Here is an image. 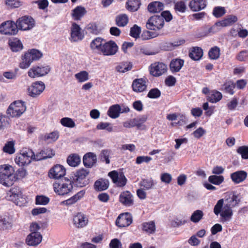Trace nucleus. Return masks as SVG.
I'll use <instances>...</instances> for the list:
<instances>
[{
	"instance_id": "nucleus-1",
	"label": "nucleus",
	"mask_w": 248,
	"mask_h": 248,
	"mask_svg": "<svg viewBox=\"0 0 248 248\" xmlns=\"http://www.w3.org/2000/svg\"><path fill=\"white\" fill-rule=\"evenodd\" d=\"M239 202L238 195L235 192H227L224 198L217 202L214 208V213L217 216L220 214L222 222L229 221L233 215L232 208Z\"/></svg>"
},
{
	"instance_id": "nucleus-2",
	"label": "nucleus",
	"mask_w": 248,
	"mask_h": 248,
	"mask_svg": "<svg viewBox=\"0 0 248 248\" xmlns=\"http://www.w3.org/2000/svg\"><path fill=\"white\" fill-rule=\"evenodd\" d=\"M73 183L69 179L64 178L58 182L53 184V186L55 192L61 196L69 195L72 193Z\"/></svg>"
},
{
	"instance_id": "nucleus-3",
	"label": "nucleus",
	"mask_w": 248,
	"mask_h": 248,
	"mask_svg": "<svg viewBox=\"0 0 248 248\" xmlns=\"http://www.w3.org/2000/svg\"><path fill=\"white\" fill-rule=\"evenodd\" d=\"M34 153L29 148H23L15 158V163L19 166L23 167L28 165L31 161L34 160Z\"/></svg>"
},
{
	"instance_id": "nucleus-4",
	"label": "nucleus",
	"mask_w": 248,
	"mask_h": 248,
	"mask_svg": "<svg viewBox=\"0 0 248 248\" xmlns=\"http://www.w3.org/2000/svg\"><path fill=\"white\" fill-rule=\"evenodd\" d=\"M8 195L9 200L13 201L17 205L24 206L27 203L26 197L23 194L21 188L18 186H14L12 187Z\"/></svg>"
},
{
	"instance_id": "nucleus-5",
	"label": "nucleus",
	"mask_w": 248,
	"mask_h": 248,
	"mask_svg": "<svg viewBox=\"0 0 248 248\" xmlns=\"http://www.w3.org/2000/svg\"><path fill=\"white\" fill-rule=\"evenodd\" d=\"M89 173L88 170L83 168L79 169L74 174L71 181L73 184L77 187H84L89 183V180L86 178Z\"/></svg>"
},
{
	"instance_id": "nucleus-6",
	"label": "nucleus",
	"mask_w": 248,
	"mask_h": 248,
	"mask_svg": "<svg viewBox=\"0 0 248 248\" xmlns=\"http://www.w3.org/2000/svg\"><path fill=\"white\" fill-rule=\"evenodd\" d=\"M25 103L22 101H16L11 103L7 109V114L11 117H18L26 110Z\"/></svg>"
},
{
	"instance_id": "nucleus-7",
	"label": "nucleus",
	"mask_w": 248,
	"mask_h": 248,
	"mask_svg": "<svg viewBox=\"0 0 248 248\" xmlns=\"http://www.w3.org/2000/svg\"><path fill=\"white\" fill-rule=\"evenodd\" d=\"M17 32V27L14 21L8 20L0 25V33L2 34L15 35Z\"/></svg>"
},
{
	"instance_id": "nucleus-8",
	"label": "nucleus",
	"mask_w": 248,
	"mask_h": 248,
	"mask_svg": "<svg viewBox=\"0 0 248 248\" xmlns=\"http://www.w3.org/2000/svg\"><path fill=\"white\" fill-rule=\"evenodd\" d=\"M16 24L18 30H29L34 27V20L30 16H24L17 20Z\"/></svg>"
},
{
	"instance_id": "nucleus-9",
	"label": "nucleus",
	"mask_w": 248,
	"mask_h": 248,
	"mask_svg": "<svg viewBox=\"0 0 248 248\" xmlns=\"http://www.w3.org/2000/svg\"><path fill=\"white\" fill-rule=\"evenodd\" d=\"M164 24L163 17L160 16H154L151 17L146 23V28L151 30H159Z\"/></svg>"
},
{
	"instance_id": "nucleus-10",
	"label": "nucleus",
	"mask_w": 248,
	"mask_h": 248,
	"mask_svg": "<svg viewBox=\"0 0 248 248\" xmlns=\"http://www.w3.org/2000/svg\"><path fill=\"white\" fill-rule=\"evenodd\" d=\"M66 174V169L62 165L56 164L49 170L48 176L50 179H60Z\"/></svg>"
},
{
	"instance_id": "nucleus-11",
	"label": "nucleus",
	"mask_w": 248,
	"mask_h": 248,
	"mask_svg": "<svg viewBox=\"0 0 248 248\" xmlns=\"http://www.w3.org/2000/svg\"><path fill=\"white\" fill-rule=\"evenodd\" d=\"M108 175L118 187H124L126 185L127 180L123 173L119 174L117 171L113 170L109 172Z\"/></svg>"
},
{
	"instance_id": "nucleus-12",
	"label": "nucleus",
	"mask_w": 248,
	"mask_h": 248,
	"mask_svg": "<svg viewBox=\"0 0 248 248\" xmlns=\"http://www.w3.org/2000/svg\"><path fill=\"white\" fill-rule=\"evenodd\" d=\"M132 221L131 214L127 212L120 214L116 218L115 224L118 227L123 228L129 226Z\"/></svg>"
},
{
	"instance_id": "nucleus-13",
	"label": "nucleus",
	"mask_w": 248,
	"mask_h": 248,
	"mask_svg": "<svg viewBox=\"0 0 248 248\" xmlns=\"http://www.w3.org/2000/svg\"><path fill=\"white\" fill-rule=\"evenodd\" d=\"M118 49V47L115 42L113 41H109L104 43L101 52L105 56H111L116 53Z\"/></svg>"
},
{
	"instance_id": "nucleus-14",
	"label": "nucleus",
	"mask_w": 248,
	"mask_h": 248,
	"mask_svg": "<svg viewBox=\"0 0 248 248\" xmlns=\"http://www.w3.org/2000/svg\"><path fill=\"white\" fill-rule=\"evenodd\" d=\"M50 71L48 66H34L32 67L28 71V75L31 78L35 77H41L47 74Z\"/></svg>"
},
{
	"instance_id": "nucleus-15",
	"label": "nucleus",
	"mask_w": 248,
	"mask_h": 248,
	"mask_svg": "<svg viewBox=\"0 0 248 248\" xmlns=\"http://www.w3.org/2000/svg\"><path fill=\"white\" fill-rule=\"evenodd\" d=\"M73 224L75 227L78 229L83 228L88 223V218L81 213H78L73 217Z\"/></svg>"
},
{
	"instance_id": "nucleus-16",
	"label": "nucleus",
	"mask_w": 248,
	"mask_h": 248,
	"mask_svg": "<svg viewBox=\"0 0 248 248\" xmlns=\"http://www.w3.org/2000/svg\"><path fill=\"white\" fill-rule=\"evenodd\" d=\"M167 66L162 62H155L151 65L150 73L155 77H158L167 72Z\"/></svg>"
},
{
	"instance_id": "nucleus-17",
	"label": "nucleus",
	"mask_w": 248,
	"mask_h": 248,
	"mask_svg": "<svg viewBox=\"0 0 248 248\" xmlns=\"http://www.w3.org/2000/svg\"><path fill=\"white\" fill-rule=\"evenodd\" d=\"M119 202L125 206H131L134 204L133 196L129 191L122 192L119 195Z\"/></svg>"
},
{
	"instance_id": "nucleus-18",
	"label": "nucleus",
	"mask_w": 248,
	"mask_h": 248,
	"mask_svg": "<svg viewBox=\"0 0 248 248\" xmlns=\"http://www.w3.org/2000/svg\"><path fill=\"white\" fill-rule=\"evenodd\" d=\"M42 236L40 232L30 233L26 239V243L29 246H36L42 241Z\"/></svg>"
},
{
	"instance_id": "nucleus-19",
	"label": "nucleus",
	"mask_w": 248,
	"mask_h": 248,
	"mask_svg": "<svg viewBox=\"0 0 248 248\" xmlns=\"http://www.w3.org/2000/svg\"><path fill=\"white\" fill-rule=\"evenodd\" d=\"M55 155L54 151L50 148H46L41 150L40 152L34 154V159L39 161L46 159L47 158H51Z\"/></svg>"
},
{
	"instance_id": "nucleus-20",
	"label": "nucleus",
	"mask_w": 248,
	"mask_h": 248,
	"mask_svg": "<svg viewBox=\"0 0 248 248\" xmlns=\"http://www.w3.org/2000/svg\"><path fill=\"white\" fill-rule=\"evenodd\" d=\"M238 18L236 16L233 15H230L224 20L216 22L214 26L210 29V31H211V30L216 27H219L231 26L234 23L236 22Z\"/></svg>"
},
{
	"instance_id": "nucleus-21",
	"label": "nucleus",
	"mask_w": 248,
	"mask_h": 248,
	"mask_svg": "<svg viewBox=\"0 0 248 248\" xmlns=\"http://www.w3.org/2000/svg\"><path fill=\"white\" fill-rule=\"evenodd\" d=\"M96 155L92 152L86 154L83 157V163L86 168H92L96 163Z\"/></svg>"
},
{
	"instance_id": "nucleus-22",
	"label": "nucleus",
	"mask_w": 248,
	"mask_h": 248,
	"mask_svg": "<svg viewBox=\"0 0 248 248\" xmlns=\"http://www.w3.org/2000/svg\"><path fill=\"white\" fill-rule=\"evenodd\" d=\"M248 174L244 170H238L231 174L230 177L235 184L243 182L247 177Z\"/></svg>"
},
{
	"instance_id": "nucleus-23",
	"label": "nucleus",
	"mask_w": 248,
	"mask_h": 248,
	"mask_svg": "<svg viewBox=\"0 0 248 248\" xmlns=\"http://www.w3.org/2000/svg\"><path fill=\"white\" fill-rule=\"evenodd\" d=\"M71 37L74 42L81 40L83 36L82 35L79 26L76 23H73L71 28Z\"/></svg>"
},
{
	"instance_id": "nucleus-24",
	"label": "nucleus",
	"mask_w": 248,
	"mask_h": 248,
	"mask_svg": "<svg viewBox=\"0 0 248 248\" xmlns=\"http://www.w3.org/2000/svg\"><path fill=\"white\" fill-rule=\"evenodd\" d=\"M109 183L108 180L100 178L96 180L94 184V189L96 191H102L107 189Z\"/></svg>"
},
{
	"instance_id": "nucleus-25",
	"label": "nucleus",
	"mask_w": 248,
	"mask_h": 248,
	"mask_svg": "<svg viewBox=\"0 0 248 248\" xmlns=\"http://www.w3.org/2000/svg\"><path fill=\"white\" fill-rule=\"evenodd\" d=\"M14 170L13 168V170H10V172H9V173L6 176V178L0 184L6 187H10L12 186L18 179V177H16V175L14 174Z\"/></svg>"
},
{
	"instance_id": "nucleus-26",
	"label": "nucleus",
	"mask_w": 248,
	"mask_h": 248,
	"mask_svg": "<svg viewBox=\"0 0 248 248\" xmlns=\"http://www.w3.org/2000/svg\"><path fill=\"white\" fill-rule=\"evenodd\" d=\"M206 5L204 0H192L189 6L193 11H199L203 9Z\"/></svg>"
},
{
	"instance_id": "nucleus-27",
	"label": "nucleus",
	"mask_w": 248,
	"mask_h": 248,
	"mask_svg": "<svg viewBox=\"0 0 248 248\" xmlns=\"http://www.w3.org/2000/svg\"><path fill=\"white\" fill-rule=\"evenodd\" d=\"M85 193V191L84 190H80L69 199L63 201L62 203L66 205H72L80 200L83 197Z\"/></svg>"
},
{
	"instance_id": "nucleus-28",
	"label": "nucleus",
	"mask_w": 248,
	"mask_h": 248,
	"mask_svg": "<svg viewBox=\"0 0 248 248\" xmlns=\"http://www.w3.org/2000/svg\"><path fill=\"white\" fill-rule=\"evenodd\" d=\"M132 87L134 92H143L146 88L145 81L142 78L136 79L133 82Z\"/></svg>"
},
{
	"instance_id": "nucleus-29",
	"label": "nucleus",
	"mask_w": 248,
	"mask_h": 248,
	"mask_svg": "<svg viewBox=\"0 0 248 248\" xmlns=\"http://www.w3.org/2000/svg\"><path fill=\"white\" fill-rule=\"evenodd\" d=\"M164 9V4L159 1H154L150 3L148 6L149 12L155 13H159Z\"/></svg>"
},
{
	"instance_id": "nucleus-30",
	"label": "nucleus",
	"mask_w": 248,
	"mask_h": 248,
	"mask_svg": "<svg viewBox=\"0 0 248 248\" xmlns=\"http://www.w3.org/2000/svg\"><path fill=\"white\" fill-rule=\"evenodd\" d=\"M9 45L13 52H18L21 50L23 46L21 41L16 38L9 41Z\"/></svg>"
},
{
	"instance_id": "nucleus-31",
	"label": "nucleus",
	"mask_w": 248,
	"mask_h": 248,
	"mask_svg": "<svg viewBox=\"0 0 248 248\" xmlns=\"http://www.w3.org/2000/svg\"><path fill=\"white\" fill-rule=\"evenodd\" d=\"M81 159L78 155L77 154H72L68 156L66 162L67 164L71 167H76L80 163Z\"/></svg>"
},
{
	"instance_id": "nucleus-32",
	"label": "nucleus",
	"mask_w": 248,
	"mask_h": 248,
	"mask_svg": "<svg viewBox=\"0 0 248 248\" xmlns=\"http://www.w3.org/2000/svg\"><path fill=\"white\" fill-rule=\"evenodd\" d=\"M121 110V108L119 105H113L109 107L107 113L110 118L116 119L119 116Z\"/></svg>"
},
{
	"instance_id": "nucleus-33",
	"label": "nucleus",
	"mask_w": 248,
	"mask_h": 248,
	"mask_svg": "<svg viewBox=\"0 0 248 248\" xmlns=\"http://www.w3.org/2000/svg\"><path fill=\"white\" fill-rule=\"evenodd\" d=\"M184 61L179 59L172 60L170 64V70L172 72H177L180 70L184 65Z\"/></svg>"
},
{
	"instance_id": "nucleus-34",
	"label": "nucleus",
	"mask_w": 248,
	"mask_h": 248,
	"mask_svg": "<svg viewBox=\"0 0 248 248\" xmlns=\"http://www.w3.org/2000/svg\"><path fill=\"white\" fill-rule=\"evenodd\" d=\"M45 89V85L42 81H37L32 83L31 87L29 88L30 93H42Z\"/></svg>"
},
{
	"instance_id": "nucleus-35",
	"label": "nucleus",
	"mask_w": 248,
	"mask_h": 248,
	"mask_svg": "<svg viewBox=\"0 0 248 248\" xmlns=\"http://www.w3.org/2000/svg\"><path fill=\"white\" fill-rule=\"evenodd\" d=\"M142 230L147 233L152 234L155 232V224L154 221L143 222L141 224Z\"/></svg>"
},
{
	"instance_id": "nucleus-36",
	"label": "nucleus",
	"mask_w": 248,
	"mask_h": 248,
	"mask_svg": "<svg viewBox=\"0 0 248 248\" xmlns=\"http://www.w3.org/2000/svg\"><path fill=\"white\" fill-rule=\"evenodd\" d=\"M13 170V167L8 164L0 165V183L2 182L6 178V176Z\"/></svg>"
},
{
	"instance_id": "nucleus-37",
	"label": "nucleus",
	"mask_w": 248,
	"mask_h": 248,
	"mask_svg": "<svg viewBox=\"0 0 248 248\" xmlns=\"http://www.w3.org/2000/svg\"><path fill=\"white\" fill-rule=\"evenodd\" d=\"M13 170V167L8 164L0 165V183L2 182L6 178V176Z\"/></svg>"
},
{
	"instance_id": "nucleus-38",
	"label": "nucleus",
	"mask_w": 248,
	"mask_h": 248,
	"mask_svg": "<svg viewBox=\"0 0 248 248\" xmlns=\"http://www.w3.org/2000/svg\"><path fill=\"white\" fill-rule=\"evenodd\" d=\"M29 55V53L26 52L21 57L22 61L19 63V67L22 69H26L30 67L32 61Z\"/></svg>"
},
{
	"instance_id": "nucleus-39",
	"label": "nucleus",
	"mask_w": 248,
	"mask_h": 248,
	"mask_svg": "<svg viewBox=\"0 0 248 248\" xmlns=\"http://www.w3.org/2000/svg\"><path fill=\"white\" fill-rule=\"evenodd\" d=\"M202 55L203 52L202 49L198 47H193L189 53L190 58L194 61L199 60Z\"/></svg>"
},
{
	"instance_id": "nucleus-40",
	"label": "nucleus",
	"mask_w": 248,
	"mask_h": 248,
	"mask_svg": "<svg viewBox=\"0 0 248 248\" xmlns=\"http://www.w3.org/2000/svg\"><path fill=\"white\" fill-rule=\"evenodd\" d=\"M156 184V182L152 179H143L139 183L141 187H143L144 190L152 189Z\"/></svg>"
},
{
	"instance_id": "nucleus-41",
	"label": "nucleus",
	"mask_w": 248,
	"mask_h": 248,
	"mask_svg": "<svg viewBox=\"0 0 248 248\" xmlns=\"http://www.w3.org/2000/svg\"><path fill=\"white\" fill-rule=\"evenodd\" d=\"M104 40L100 37H97L93 40L90 44L92 49L96 50L101 52L102 47L104 44Z\"/></svg>"
},
{
	"instance_id": "nucleus-42",
	"label": "nucleus",
	"mask_w": 248,
	"mask_h": 248,
	"mask_svg": "<svg viewBox=\"0 0 248 248\" xmlns=\"http://www.w3.org/2000/svg\"><path fill=\"white\" fill-rule=\"evenodd\" d=\"M140 0H128L126 2L127 9L131 12L137 11L140 5Z\"/></svg>"
},
{
	"instance_id": "nucleus-43",
	"label": "nucleus",
	"mask_w": 248,
	"mask_h": 248,
	"mask_svg": "<svg viewBox=\"0 0 248 248\" xmlns=\"http://www.w3.org/2000/svg\"><path fill=\"white\" fill-rule=\"evenodd\" d=\"M115 21L119 27H124L128 22V17L126 14H121L116 17Z\"/></svg>"
},
{
	"instance_id": "nucleus-44",
	"label": "nucleus",
	"mask_w": 248,
	"mask_h": 248,
	"mask_svg": "<svg viewBox=\"0 0 248 248\" xmlns=\"http://www.w3.org/2000/svg\"><path fill=\"white\" fill-rule=\"evenodd\" d=\"M86 13L85 8L81 6H78L74 10L72 16L75 19L79 20Z\"/></svg>"
},
{
	"instance_id": "nucleus-45",
	"label": "nucleus",
	"mask_w": 248,
	"mask_h": 248,
	"mask_svg": "<svg viewBox=\"0 0 248 248\" xmlns=\"http://www.w3.org/2000/svg\"><path fill=\"white\" fill-rule=\"evenodd\" d=\"M204 213L201 210H197L193 212L190 217V220L193 223H197L202 219Z\"/></svg>"
},
{
	"instance_id": "nucleus-46",
	"label": "nucleus",
	"mask_w": 248,
	"mask_h": 248,
	"mask_svg": "<svg viewBox=\"0 0 248 248\" xmlns=\"http://www.w3.org/2000/svg\"><path fill=\"white\" fill-rule=\"evenodd\" d=\"M4 2L5 5L11 9L18 8L23 4V2L19 0H5Z\"/></svg>"
},
{
	"instance_id": "nucleus-47",
	"label": "nucleus",
	"mask_w": 248,
	"mask_h": 248,
	"mask_svg": "<svg viewBox=\"0 0 248 248\" xmlns=\"http://www.w3.org/2000/svg\"><path fill=\"white\" fill-rule=\"evenodd\" d=\"M174 9L177 14H180L186 12V6L184 1H180L174 3Z\"/></svg>"
},
{
	"instance_id": "nucleus-48",
	"label": "nucleus",
	"mask_w": 248,
	"mask_h": 248,
	"mask_svg": "<svg viewBox=\"0 0 248 248\" xmlns=\"http://www.w3.org/2000/svg\"><path fill=\"white\" fill-rule=\"evenodd\" d=\"M224 178L222 175H211L208 178L209 182L216 185H219L224 181Z\"/></svg>"
},
{
	"instance_id": "nucleus-49",
	"label": "nucleus",
	"mask_w": 248,
	"mask_h": 248,
	"mask_svg": "<svg viewBox=\"0 0 248 248\" xmlns=\"http://www.w3.org/2000/svg\"><path fill=\"white\" fill-rule=\"evenodd\" d=\"M110 155V151L108 150H102L100 155L99 159L102 162H105L107 164L110 163L109 156Z\"/></svg>"
},
{
	"instance_id": "nucleus-50",
	"label": "nucleus",
	"mask_w": 248,
	"mask_h": 248,
	"mask_svg": "<svg viewBox=\"0 0 248 248\" xmlns=\"http://www.w3.org/2000/svg\"><path fill=\"white\" fill-rule=\"evenodd\" d=\"M76 78L79 82H83L88 80L89 74L86 71H82L75 74Z\"/></svg>"
},
{
	"instance_id": "nucleus-51",
	"label": "nucleus",
	"mask_w": 248,
	"mask_h": 248,
	"mask_svg": "<svg viewBox=\"0 0 248 248\" xmlns=\"http://www.w3.org/2000/svg\"><path fill=\"white\" fill-rule=\"evenodd\" d=\"M28 53H29L31 55H29L31 58L32 61H37L40 59L42 56V53L39 51L37 49H32L30 50L27 52Z\"/></svg>"
},
{
	"instance_id": "nucleus-52",
	"label": "nucleus",
	"mask_w": 248,
	"mask_h": 248,
	"mask_svg": "<svg viewBox=\"0 0 248 248\" xmlns=\"http://www.w3.org/2000/svg\"><path fill=\"white\" fill-rule=\"evenodd\" d=\"M49 198L44 195H37L35 197V204L46 205L49 202Z\"/></svg>"
},
{
	"instance_id": "nucleus-53",
	"label": "nucleus",
	"mask_w": 248,
	"mask_h": 248,
	"mask_svg": "<svg viewBox=\"0 0 248 248\" xmlns=\"http://www.w3.org/2000/svg\"><path fill=\"white\" fill-rule=\"evenodd\" d=\"M123 126L125 128H131L135 126H136L138 129L140 128V124L138 123L137 118H134L124 122Z\"/></svg>"
},
{
	"instance_id": "nucleus-54",
	"label": "nucleus",
	"mask_w": 248,
	"mask_h": 248,
	"mask_svg": "<svg viewBox=\"0 0 248 248\" xmlns=\"http://www.w3.org/2000/svg\"><path fill=\"white\" fill-rule=\"evenodd\" d=\"M209 58L212 60L218 59L220 56V49L217 46H214L211 48L208 52Z\"/></svg>"
},
{
	"instance_id": "nucleus-55",
	"label": "nucleus",
	"mask_w": 248,
	"mask_h": 248,
	"mask_svg": "<svg viewBox=\"0 0 248 248\" xmlns=\"http://www.w3.org/2000/svg\"><path fill=\"white\" fill-rule=\"evenodd\" d=\"M96 129L98 130H106L109 132L113 131V127L111 124L107 122H101L96 125Z\"/></svg>"
},
{
	"instance_id": "nucleus-56",
	"label": "nucleus",
	"mask_w": 248,
	"mask_h": 248,
	"mask_svg": "<svg viewBox=\"0 0 248 248\" xmlns=\"http://www.w3.org/2000/svg\"><path fill=\"white\" fill-rule=\"evenodd\" d=\"M3 151L9 154H13L15 152L14 143L13 141H8L3 147Z\"/></svg>"
},
{
	"instance_id": "nucleus-57",
	"label": "nucleus",
	"mask_w": 248,
	"mask_h": 248,
	"mask_svg": "<svg viewBox=\"0 0 248 248\" xmlns=\"http://www.w3.org/2000/svg\"><path fill=\"white\" fill-rule=\"evenodd\" d=\"M237 153L241 155L243 159H248V146L244 145L238 147L237 149Z\"/></svg>"
},
{
	"instance_id": "nucleus-58",
	"label": "nucleus",
	"mask_w": 248,
	"mask_h": 248,
	"mask_svg": "<svg viewBox=\"0 0 248 248\" xmlns=\"http://www.w3.org/2000/svg\"><path fill=\"white\" fill-rule=\"evenodd\" d=\"M61 124L65 127L73 128L75 126L74 121L68 117L63 118L61 120Z\"/></svg>"
},
{
	"instance_id": "nucleus-59",
	"label": "nucleus",
	"mask_w": 248,
	"mask_h": 248,
	"mask_svg": "<svg viewBox=\"0 0 248 248\" xmlns=\"http://www.w3.org/2000/svg\"><path fill=\"white\" fill-rule=\"evenodd\" d=\"M59 138V133L57 131H54L44 136V139L45 141H56Z\"/></svg>"
},
{
	"instance_id": "nucleus-60",
	"label": "nucleus",
	"mask_w": 248,
	"mask_h": 248,
	"mask_svg": "<svg viewBox=\"0 0 248 248\" xmlns=\"http://www.w3.org/2000/svg\"><path fill=\"white\" fill-rule=\"evenodd\" d=\"M207 100L213 103H215L220 101L222 98V94H208Z\"/></svg>"
},
{
	"instance_id": "nucleus-61",
	"label": "nucleus",
	"mask_w": 248,
	"mask_h": 248,
	"mask_svg": "<svg viewBox=\"0 0 248 248\" xmlns=\"http://www.w3.org/2000/svg\"><path fill=\"white\" fill-rule=\"evenodd\" d=\"M137 54H143L147 55H152L155 54V53L151 51L147 47L140 46L137 48Z\"/></svg>"
},
{
	"instance_id": "nucleus-62",
	"label": "nucleus",
	"mask_w": 248,
	"mask_h": 248,
	"mask_svg": "<svg viewBox=\"0 0 248 248\" xmlns=\"http://www.w3.org/2000/svg\"><path fill=\"white\" fill-rule=\"evenodd\" d=\"M226 11L224 7H215L213 11V15L218 18L223 16L225 14Z\"/></svg>"
},
{
	"instance_id": "nucleus-63",
	"label": "nucleus",
	"mask_w": 248,
	"mask_h": 248,
	"mask_svg": "<svg viewBox=\"0 0 248 248\" xmlns=\"http://www.w3.org/2000/svg\"><path fill=\"white\" fill-rule=\"evenodd\" d=\"M224 91L228 93H233V89L235 88V84L232 81H228L224 83Z\"/></svg>"
},
{
	"instance_id": "nucleus-64",
	"label": "nucleus",
	"mask_w": 248,
	"mask_h": 248,
	"mask_svg": "<svg viewBox=\"0 0 248 248\" xmlns=\"http://www.w3.org/2000/svg\"><path fill=\"white\" fill-rule=\"evenodd\" d=\"M238 104V99L235 97H233L231 100L227 103V107L228 109L231 111L234 110L235 109Z\"/></svg>"
}]
</instances>
